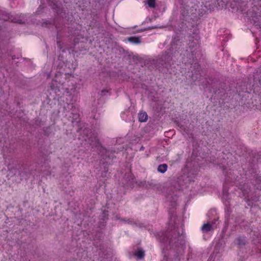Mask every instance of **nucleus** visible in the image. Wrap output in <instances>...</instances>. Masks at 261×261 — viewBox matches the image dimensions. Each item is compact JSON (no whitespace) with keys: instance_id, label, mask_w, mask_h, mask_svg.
<instances>
[{"instance_id":"6","label":"nucleus","mask_w":261,"mask_h":261,"mask_svg":"<svg viewBox=\"0 0 261 261\" xmlns=\"http://www.w3.org/2000/svg\"><path fill=\"white\" fill-rule=\"evenodd\" d=\"M226 176V182L223 185V190L222 192V199L224 204L226 206H228L230 205V201H229V197H230V193L228 192V189H227L228 182L230 177L228 174L225 175Z\"/></svg>"},{"instance_id":"26","label":"nucleus","mask_w":261,"mask_h":261,"mask_svg":"<svg viewBox=\"0 0 261 261\" xmlns=\"http://www.w3.org/2000/svg\"><path fill=\"white\" fill-rule=\"evenodd\" d=\"M217 250V246H216L215 247V251H216Z\"/></svg>"},{"instance_id":"13","label":"nucleus","mask_w":261,"mask_h":261,"mask_svg":"<svg viewBox=\"0 0 261 261\" xmlns=\"http://www.w3.org/2000/svg\"><path fill=\"white\" fill-rule=\"evenodd\" d=\"M168 168V166L166 164H162L159 165L158 167V171L161 173H164Z\"/></svg>"},{"instance_id":"9","label":"nucleus","mask_w":261,"mask_h":261,"mask_svg":"<svg viewBox=\"0 0 261 261\" xmlns=\"http://www.w3.org/2000/svg\"><path fill=\"white\" fill-rule=\"evenodd\" d=\"M216 219H215L214 221H213L212 223H207L204 224L201 227V230L203 233H206L209 231L213 230L215 227L216 226H215V223L216 222Z\"/></svg>"},{"instance_id":"28","label":"nucleus","mask_w":261,"mask_h":261,"mask_svg":"<svg viewBox=\"0 0 261 261\" xmlns=\"http://www.w3.org/2000/svg\"><path fill=\"white\" fill-rule=\"evenodd\" d=\"M84 156H80V157H78V159L81 158V159H84Z\"/></svg>"},{"instance_id":"32","label":"nucleus","mask_w":261,"mask_h":261,"mask_svg":"<svg viewBox=\"0 0 261 261\" xmlns=\"http://www.w3.org/2000/svg\"><path fill=\"white\" fill-rule=\"evenodd\" d=\"M83 153H86V152H85V150H84V151H83Z\"/></svg>"},{"instance_id":"24","label":"nucleus","mask_w":261,"mask_h":261,"mask_svg":"<svg viewBox=\"0 0 261 261\" xmlns=\"http://www.w3.org/2000/svg\"><path fill=\"white\" fill-rule=\"evenodd\" d=\"M193 41H192V42L191 43L190 47H194V45H192V43H193Z\"/></svg>"},{"instance_id":"30","label":"nucleus","mask_w":261,"mask_h":261,"mask_svg":"<svg viewBox=\"0 0 261 261\" xmlns=\"http://www.w3.org/2000/svg\"><path fill=\"white\" fill-rule=\"evenodd\" d=\"M195 11H197V7L195 8Z\"/></svg>"},{"instance_id":"18","label":"nucleus","mask_w":261,"mask_h":261,"mask_svg":"<svg viewBox=\"0 0 261 261\" xmlns=\"http://www.w3.org/2000/svg\"><path fill=\"white\" fill-rule=\"evenodd\" d=\"M146 1L149 7L152 8L155 7V0H146Z\"/></svg>"},{"instance_id":"22","label":"nucleus","mask_w":261,"mask_h":261,"mask_svg":"<svg viewBox=\"0 0 261 261\" xmlns=\"http://www.w3.org/2000/svg\"><path fill=\"white\" fill-rule=\"evenodd\" d=\"M92 113L94 119L96 120V119H97L98 118V117H99V113H98V115L97 116L96 114H94L95 113L94 110H93L92 111Z\"/></svg>"},{"instance_id":"4","label":"nucleus","mask_w":261,"mask_h":261,"mask_svg":"<svg viewBox=\"0 0 261 261\" xmlns=\"http://www.w3.org/2000/svg\"><path fill=\"white\" fill-rule=\"evenodd\" d=\"M0 19L19 23H25L28 21L27 15L9 14L5 12V14H3L2 16L0 15Z\"/></svg>"},{"instance_id":"1","label":"nucleus","mask_w":261,"mask_h":261,"mask_svg":"<svg viewBox=\"0 0 261 261\" xmlns=\"http://www.w3.org/2000/svg\"><path fill=\"white\" fill-rule=\"evenodd\" d=\"M77 133L79 134L78 139L80 141L81 146L84 147L86 151L89 150L92 151L93 149V150L98 151L99 155L102 158L100 163L103 168L101 176L102 177L106 176L108 172V165L109 163L108 160L111 159L110 153L111 152L100 145L97 138V133H95L94 130L92 131L91 129L86 128L84 129L80 128L77 130Z\"/></svg>"},{"instance_id":"20","label":"nucleus","mask_w":261,"mask_h":261,"mask_svg":"<svg viewBox=\"0 0 261 261\" xmlns=\"http://www.w3.org/2000/svg\"><path fill=\"white\" fill-rule=\"evenodd\" d=\"M100 95L101 96L110 95V92L109 90H102L101 91Z\"/></svg>"},{"instance_id":"7","label":"nucleus","mask_w":261,"mask_h":261,"mask_svg":"<svg viewBox=\"0 0 261 261\" xmlns=\"http://www.w3.org/2000/svg\"><path fill=\"white\" fill-rule=\"evenodd\" d=\"M176 192V191L171 192L167 193L166 195V201L169 204V208H174L177 206L178 196Z\"/></svg>"},{"instance_id":"23","label":"nucleus","mask_w":261,"mask_h":261,"mask_svg":"<svg viewBox=\"0 0 261 261\" xmlns=\"http://www.w3.org/2000/svg\"><path fill=\"white\" fill-rule=\"evenodd\" d=\"M43 8V7H42V6L40 5L39 6V7L38 8V10L36 11V13L37 14H40L41 12H40V10L42 9Z\"/></svg>"},{"instance_id":"2","label":"nucleus","mask_w":261,"mask_h":261,"mask_svg":"<svg viewBox=\"0 0 261 261\" xmlns=\"http://www.w3.org/2000/svg\"><path fill=\"white\" fill-rule=\"evenodd\" d=\"M61 75L60 73L56 74V79L53 80L50 85V88L52 90L55 91V92L58 95H60V94H58V92H63L64 96L66 97L65 103L67 105V108L71 110L69 115V117L70 118V120L73 124L74 123L77 124L80 121V114L78 113V110L75 109L73 105V102L76 100L79 93V91L76 90V85L75 84L70 82L71 85L70 86L68 81V87L64 89L63 88L64 84L61 83L59 79V76Z\"/></svg>"},{"instance_id":"14","label":"nucleus","mask_w":261,"mask_h":261,"mask_svg":"<svg viewBox=\"0 0 261 261\" xmlns=\"http://www.w3.org/2000/svg\"><path fill=\"white\" fill-rule=\"evenodd\" d=\"M246 243V239L244 237H239L237 239V243L240 247L244 245Z\"/></svg>"},{"instance_id":"8","label":"nucleus","mask_w":261,"mask_h":261,"mask_svg":"<svg viewBox=\"0 0 261 261\" xmlns=\"http://www.w3.org/2000/svg\"><path fill=\"white\" fill-rule=\"evenodd\" d=\"M244 223L243 221L241 223L239 222V220H234L232 218L231 219L228 218L227 216H225V227L228 228L230 225V227H231V224H233V226L236 228L238 225H241V226H243L242 223Z\"/></svg>"},{"instance_id":"35","label":"nucleus","mask_w":261,"mask_h":261,"mask_svg":"<svg viewBox=\"0 0 261 261\" xmlns=\"http://www.w3.org/2000/svg\"><path fill=\"white\" fill-rule=\"evenodd\" d=\"M214 254V253H213ZM214 254H212V257H213Z\"/></svg>"},{"instance_id":"31","label":"nucleus","mask_w":261,"mask_h":261,"mask_svg":"<svg viewBox=\"0 0 261 261\" xmlns=\"http://www.w3.org/2000/svg\"><path fill=\"white\" fill-rule=\"evenodd\" d=\"M64 108L66 109L65 105L64 106Z\"/></svg>"},{"instance_id":"34","label":"nucleus","mask_w":261,"mask_h":261,"mask_svg":"<svg viewBox=\"0 0 261 261\" xmlns=\"http://www.w3.org/2000/svg\"><path fill=\"white\" fill-rule=\"evenodd\" d=\"M214 254V253H213ZM214 254H212V257H213Z\"/></svg>"},{"instance_id":"33","label":"nucleus","mask_w":261,"mask_h":261,"mask_svg":"<svg viewBox=\"0 0 261 261\" xmlns=\"http://www.w3.org/2000/svg\"><path fill=\"white\" fill-rule=\"evenodd\" d=\"M128 223H132V221H129Z\"/></svg>"},{"instance_id":"25","label":"nucleus","mask_w":261,"mask_h":261,"mask_svg":"<svg viewBox=\"0 0 261 261\" xmlns=\"http://www.w3.org/2000/svg\"><path fill=\"white\" fill-rule=\"evenodd\" d=\"M143 149H144L143 146H141V148H140V150H143Z\"/></svg>"},{"instance_id":"11","label":"nucleus","mask_w":261,"mask_h":261,"mask_svg":"<svg viewBox=\"0 0 261 261\" xmlns=\"http://www.w3.org/2000/svg\"><path fill=\"white\" fill-rule=\"evenodd\" d=\"M139 120L140 122H145L148 118V116L145 112H140L138 114Z\"/></svg>"},{"instance_id":"29","label":"nucleus","mask_w":261,"mask_h":261,"mask_svg":"<svg viewBox=\"0 0 261 261\" xmlns=\"http://www.w3.org/2000/svg\"><path fill=\"white\" fill-rule=\"evenodd\" d=\"M83 151V149H80V152L81 151Z\"/></svg>"},{"instance_id":"5","label":"nucleus","mask_w":261,"mask_h":261,"mask_svg":"<svg viewBox=\"0 0 261 261\" xmlns=\"http://www.w3.org/2000/svg\"><path fill=\"white\" fill-rule=\"evenodd\" d=\"M239 189L240 192H238V196H244L245 197L244 199L247 202L248 205L251 206L253 203L250 200V198L252 199V197L250 196V189L248 184H240Z\"/></svg>"},{"instance_id":"16","label":"nucleus","mask_w":261,"mask_h":261,"mask_svg":"<svg viewBox=\"0 0 261 261\" xmlns=\"http://www.w3.org/2000/svg\"><path fill=\"white\" fill-rule=\"evenodd\" d=\"M254 17H256L257 19H258L257 20H254V23H255V25L258 26L259 28L260 29V31H261V24H259V23H258V22H259V18H258V17H261V15L260 14H259V15L256 14L254 16Z\"/></svg>"},{"instance_id":"15","label":"nucleus","mask_w":261,"mask_h":261,"mask_svg":"<svg viewBox=\"0 0 261 261\" xmlns=\"http://www.w3.org/2000/svg\"><path fill=\"white\" fill-rule=\"evenodd\" d=\"M128 41L133 43L138 44L140 43V39L138 37H131L128 38Z\"/></svg>"},{"instance_id":"12","label":"nucleus","mask_w":261,"mask_h":261,"mask_svg":"<svg viewBox=\"0 0 261 261\" xmlns=\"http://www.w3.org/2000/svg\"><path fill=\"white\" fill-rule=\"evenodd\" d=\"M135 255L138 259H142L144 258L145 255L144 251L142 248H138L135 253Z\"/></svg>"},{"instance_id":"27","label":"nucleus","mask_w":261,"mask_h":261,"mask_svg":"<svg viewBox=\"0 0 261 261\" xmlns=\"http://www.w3.org/2000/svg\"><path fill=\"white\" fill-rule=\"evenodd\" d=\"M238 181L237 180H236H236H235V181H234V184H235L236 185H237V184H238Z\"/></svg>"},{"instance_id":"19","label":"nucleus","mask_w":261,"mask_h":261,"mask_svg":"<svg viewBox=\"0 0 261 261\" xmlns=\"http://www.w3.org/2000/svg\"><path fill=\"white\" fill-rule=\"evenodd\" d=\"M108 212L107 211H104L101 216V219L103 220H105V219H107V216H108Z\"/></svg>"},{"instance_id":"10","label":"nucleus","mask_w":261,"mask_h":261,"mask_svg":"<svg viewBox=\"0 0 261 261\" xmlns=\"http://www.w3.org/2000/svg\"><path fill=\"white\" fill-rule=\"evenodd\" d=\"M171 48H170L169 51L167 53H165V55L163 56L162 59L165 61H168L169 59L171 58V56H173L175 54L176 50H174V47L175 46V44L172 42L171 44Z\"/></svg>"},{"instance_id":"17","label":"nucleus","mask_w":261,"mask_h":261,"mask_svg":"<svg viewBox=\"0 0 261 261\" xmlns=\"http://www.w3.org/2000/svg\"><path fill=\"white\" fill-rule=\"evenodd\" d=\"M256 182L257 186L255 185L254 187H255L256 188V189H258L259 188H260L261 186H260V185H261V177L260 176H257V177H256Z\"/></svg>"},{"instance_id":"3","label":"nucleus","mask_w":261,"mask_h":261,"mask_svg":"<svg viewBox=\"0 0 261 261\" xmlns=\"http://www.w3.org/2000/svg\"><path fill=\"white\" fill-rule=\"evenodd\" d=\"M158 239L161 242L164 243L165 246L167 248L168 245L172 248H177L181 250H184L185 248V236L184 228L181 225L174 229L171 238L167 236L166 232H161L158 234Z\"/></svg>"},{"instance_id":"21","label":"nucleus","mask_w":261,"mask_h":261,"mask_svg":"<svg viewBox=\"0 0 261 261\" xmlns=\"http://www.w3.org/2000/svg\"><path fill=\"white\" fill-rule=\"evenodd\" d=\"M196 45H195V47H196V48H197L198 47H199V36L197 35V34L196 35Z\"/></svg>"}]
</instances>
